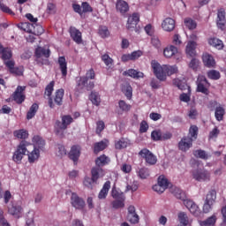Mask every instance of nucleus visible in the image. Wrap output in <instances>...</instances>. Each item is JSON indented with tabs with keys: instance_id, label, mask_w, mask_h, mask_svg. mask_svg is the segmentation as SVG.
Here are the masks:
<instances>
[{
	"instance_id": "f257e3e1",
	"label": "nucleus",
	"mask_w": 226,
	"mask_h": 226,
	"mask_svg": "<svg viewBox=\"0 0 226 226\" xmlns=\"http://www.w3.org/2000/svg\"><path fill=\"white\" fill-rule=\"evenodd\" d=\"M151 66L156 79L161 80V82H165V80H167V76L170 77V75L177 73V67L170 65H161L154 60L151 62Z\"/></svg>"
},
{
	"instance_id": "f03ea898",
	"label": "nucleus",
	"mask_w": 226,
	"mask_h": 226,
	"mask_svg": "<svg viewBox=\"0 0 226 226\" xmlns=\"http://www.w3.org/2000/svg\"><path fill=\"white\" fill-rule=\"evenodd\" d=\"M31 144L34 146V149L27 154L28 162L34 163L40 160V151H43V147H45V139L39 135H35L33 137Z\"/></svg>"
},
{
	"instance_id": "7ed1b4c3",
	"label": "nucleus",
	"mask_w": 226,
	"mask_h": 226,
	"mask_svg": "<svg viewBox=\"0 0 226 226\" xmlns=\"http://www.w3.org/2000/svg\"><path fill=\"white\" fill-rule=\"evenodd\" d=\"M29 146H32L31 142L26 140H21L19 144L17 147V149L13 153L12 160L15 162V163L20 164L22 163V160L24 159V156H26V153L29 154V150H27V147Z\"/></svg>"
},
{
	"instance_id": "20e7f679",
	"label": "nucleus",
	"mask_w": 226,
	"mask_h": 226,
	"mask_svg": "<svg viewBox=\"0 0 226 226\" xmlns=\"http://www.w3.org/2000/svg\"><path fill=\"white\" fill-rule=\"evenodd\" d=\"M170 192L174 195V197H176L179 200H182L185 207H187L188 209H190L195 204L193 200H188L186 198V192L179 189V187H171Z\"/></svg>"
},
{
	"instance_id": "39448f33",
	"label": "nucleus",
	"mask_w": 226,
	"mask_h": 226,
	"mask_svg": "<svg viewBox=\"0 0 226 226\" xmlns=\"http://www.w3.org/2000/svg\"><path fill=\"white\" fill-rule=\"evenodd\" d=\"M61 119L62 122L56 120L55 124V128L57 135L60 132H64V130H66L68 126H70V124L73 123V117H72V116L70 115H64L62 116Z\"/></svg>"
},
{
	"instance_id": "423d86ee",
	"label": "nucleus",
	"mask_w": 226,
	"mask_h": 226,
	"mask_svg": "<svg viewBox=\"0 0 226 226\" xmlns=\"http://www.w3.org/2000/svg\"><path fill=\"white\" fill-rule=\"evenodd\" d=\"M216 202V191L211 190L207 194L203 205V213H210L213 210V206Z\"/></svg>"
},
{
	"instance_id": "0eeeda50",
	"label": "nucleus",
	"mask_w": 226,
	"mask_h": 226,
	"mask_svg": "<svg viewBox=\"0 0 226 226\" xmlns=\"http://www.w3.org/2000/svg\"><path fill=\"white\" fill-rule=\"evenodd\" d=\"M64 97V89L60 88L57 89L55 93V95L52 97H49V106L50 109H54L56 105H58V107H61L63 105V98Z\"/></svg>"
},
{
	"instance_id": "6e6552de",
	"label": "nucleus",
	"mask_w": 226,
	"mask_h": 226,
	"mask_svg": "<svg viewBox=\"0 0 226 226\" xmlns=\"http://www.w3.org/2000/svg\"><path fill=\"white\" fill-rule=\"evenodd\" d=\"M211 84L207 81L205 76H199L197 79V93H202V94H206L207 96L209 94V87Z\"/></svg>"
},
{
	"instance_id": "1a4fd4ad",
	"label": "nucleus",
	"mask_w": 226,
	"mask_h": 226,
	"mask_svg": "<svg viewBox=\"0 0 226 226\" xmlns=\"http://www.w3.org/2000/svg\"><path fill=\"white\" fill-rule=\"evenodd\" d=\"M192 177L195 181L204 183L206 181H211V173L207 170H194L192 171Z\"/></svg>"
},
{
	"instance_id": "9d476101",
	"label": "nucleus",
	"mask_w": 226,
	"mask_h": 226,
	"mask_svg": "<svg viewBox=\"0 0 226 226\" xmlns=\"http://www.w3.org/2000/svg\"><path fill=\"white\" fill-rule=\"evenodd\" d=\"M71 205L74 209L84 211L86 207V201L84 200V198L79 197L76 192H72L71 195Z\"/></svg>"
},
{
	"instance_id": "9b49d317",
	"label": "nucleus",
	"mask_w": 226,
	"mask_h": 226,
	"mask_svg": "<svg viewBox=\"0 0 226 226\" xmlns=\"http://www.w3.org/2000/svg\"><path fill=\"white\" fill-rule=\"evenodd\" d=\"M139 156L142 158H145L146 162L148 163V165H156V162H158V159L149 149L143 148L139 153Z\"/></svg>"
},
{
	"instance_id": "f8f14e48",
	"label": "nucleus",
	"mask_w": 226,
	"mask_h": 226,
	"mask_svg": "<svg viewBox=\"0 0 226 226\" xmlns=\"http://www.w3.org/2000/svg\"><path fill=\"white\" fill-rule=\"evenodd\" d=\"M24 91H26V87L19 86L12 94V100L18 103V105H21V103L26 102V94H24Z\"/></svg>"
},
{
	"instance_id": "ddd939ff",
	"label": "nucleus",
	"mask_w": 226,
	"mask_h": 226,
	"mask_svg": "<svg viewBox=\"0 0 226 226\" xmlns=\"http://www.w3.org/2000/svg\"><path fill=\"white\" fill-rule=\"evenodd\" d=\"M140 22V16L139 13H132V15L128 17L126 27L129 31H133V29L138 32L139 28L137 25Z\"/></svg>"
},
{
	"instance_id": "4468645a",
	"label": "nucleus",
	"mask_w": 226,
	"mask_h": 226,
	"mask_svg": "<svg viewBox=\"0 0 226 226\" xmlns=\"http://www.w3.org/2000/svg\"><path fill=\"white\" fill-rule=\"evenodd\" d=\"M216 26L221 31H225L226 27V12L225 9L221 8L217 10Z\"/></svg>"
},
{
	"instance_id": "2eb2a0df",
	"label": "nucleus",
	"mask_w": 226,
	"mask_h": 226,
	"mask_svg": "<svg viewBox=\"0 0 226 226\" xmlns=\"http://www.w3.org/2000/svg\"><path fill=\"white\" fill-rule=\"evenodd\" d=\"M192 146H193V139L190 138V136L183 137L178 142V149L184 153H186Z\"/></svg>"
},
{
	"instance_id": "dca6fc26",
	"label": "nucleus",
	"mask_w": 226,
	"mask_h": 226,
	"mask_svg": "<svg viewBox=\"0 0 226 226\" xmlns=\"http://www.w3.org/2000/svg\"><path fill=\"white\" fill-rule=\"evenodd\" d=\"M162 28L167 33H172L176 29V20L172 18H166L162 22Z\"/></svg>"
},
{
	"instance_id": "f3484780",
	"label": "nucleus",
	"mask_w": 226,
	"mask_h": 226,
	"mask_svg": "<svg viewBox=\"0 0 226 226\" xmlns=\"http://www.w3.org/2000/svg\"><path fill=\"white\" fill-rule=\"evenodd\" d=\"M127 220L133 225H137L140 220L139 215H137V212H135V207L132 205L129 206L128 207Z\"/></svg>"
},
{
	"instance_id": "a211bd4d",
	"label": "nucleus",
	"mask_w": 226,
	"mask_h": 226,
	"mask_svg": "<svg viewBox=\"0 0 226 226\" xmlns=\"http://www.w3.org/2000/svg\"><path fill=\"white\" fill-rule=\"evenodd\" d=\"M69 33L71 34V38L75 41V43H78V45H80L82 43V33L79 32V29H77L74 26H71L69 29Z\"/></svg>"
},
{
	"instance_id": "6ab92c4d",
	"label": "nucleus",
	"mask_w": 226,
	"mask_h": 226,
	"mask_svg": "<svg viewBox=\"0 0 226 226\" xmlns=\"http://www.w3.org/2000/svg\"><path fill=\"white\" fill-rule=\"evenodd\" d=\"M57 64L62 73V77H66L68 75V62H66V57L59 56L57 59Z\"/></svg>"
},
{
	"instance_id": "aec40b11",
	"label": "nucleus",
	"mask_w": 226,
	"mask_h": 226,
	"mask_svg": "<svg viewBox=\"0 0 226 226\" xmlns=\"http://www.w3.org/2000/svg\"><path fill=\"white\" fill-rule=\"evenodd\" d=\"M117 11L121 13V15H124L130 11V5L124 0H117L116 4Z\"/></svg>"
},
{
	"instance_id": "412c9836",
	"label": "nucleus",
	"mask_w": 226,
	"mask_h": 226,
	"mask_svg": "<svg viewBox=\"0 0 226 226\" xmlns=\"http://www.w3.org/2000/svg\"><path fill=\"white\" fill-rule=\"evenodd\" d=\"M69 158L70 160H72L74 163H77V162H79V158H80V147L72 146L69 152Z\"/></svg>"
},
{
	"instance_id": "4be33fe9",
	"label": "nucleus",
	"mask_w": 226,
	"mask_h": 226,
	"mask_svg": "<svg viewBox=\"0 0 226 226\" xmlns=\"http://www.w3.org/2000/svg\"><path fill=\"white\" fill-rule=\"evenodd\" d=\"M9 213L14 216V218H20L22 216V207L20 205L12 204L9 207Z\"/></svg>"
},
{
	"instance_id": "5701e85b",
	"label": "nucleus",
	"mask_w": 226,
	"mask_h": 226,
	"mask_svg": "<svg viewBox=\"0 0 226 226\" xmlns=\"http://www.w3.org/2000/svg\"><path fill=\"white\" fill-rule=\"evenodd\" d=\"M202 60L203 64H205V66H207V68H215L216 64V62L215 61L213 56L207 53L203 54Z\"/></svg>"
},
{
	"instance_id": "b1692460",
	"label": "nucleus",
	"mask_w": 226,
	"mask_h": 226,
	"mask_svg": "<svg viewBox=\"0 0 226 226\" xmlns=\"http://www.w3.org/2000/svg\"><path fill=\"white\" fill-rule=\"evenodd\" d=\"M30 27H33V29H28L27 33L34 34V36H41V34L44 33L43 26L36 23L30 24Z\"/></svg>"
},
{
	"instance_id": "393cba45",
	"label": "nucleus",
	"mask_w": 226,
	"mask_h": 226,
	"mask_svg": "<svg viewBox=\"0 0 226 226\" xmlns=\"http://www.w3.org/2000/svg\"><path fill=\"white\" fill-rule=\"evenodd\" d=\"M123 75H124V77H132V79H142L144 77L143 72H138L135 69H129L124 71Z\"/></svg>"
},
{
	"instance_id": "a878e982",
	"label": "nucleus",
	"mask_w": 226,
	"mask_h": 226,
	"mask_svg": "<svg viewBox=\"0 0 226 226\" xmlns=\"http://www.w3.org/2000/svg\"><path fill=\"white\" fill-rule=\"evenodd\" d=\"M110 163V158L105 154H102L95 160V165L96 167H105V165H109Z\"/></svg>"
},
{
	"instance_id": "bb28decb",
	"label": "nucleus",
	"mask_w": 226,
	"mask_h": 226,
	"mask_svg": "<svg viewBox=\"0 0 226 226\" xmlns=\"http://www.w3.org/2000/svg\"><path fill=\"white\" fill-rule=\"evenodd\" d=\"M176 54H177V48H176L174 45L168 46L163 49V56L168 59L173 56H176Z\"/></svg>"
},
{
	"instance_id": "cd10ccee",
	"label": "nucleus",
	"mask_w": 226,
	"mask_h": 226,
	"mask_svg": "<svg viewBox=\"0 0 226 226\" xmlns=\"http://www.w3.org/2000/svg\"><path fill=\"white\" fill-rule=\"evenodd\" d=\"M197 47V43L193 41H191L187 43L185 52L187 56H190V57H195L196 51L195 49Z\"/></svg>"
},
{
	"instance_id": "c85d7f7f",
	"label": "nucleus",
	"mask_w": 226,
	"mask_h": 226,
	"mask_svg": "<svg viewBox=\"0 0 226 226\" xmlns=\"http://www.w3.org/2000/svg\"><path fill=\"white\" fill-rule=\"evenodd\" d=\"M109 144V141L105 139L104 141L102 140L100 142H97L94 145V153L95 154H98L101 151H103L104 149H107V146Z\"/></svg>"
},
{
	"instance_id": "c756f323",
	"label": "nucleus",
	"mask_w": 226,
	"mask_h": 226,
	"mask_svg": "<svg viewBox=\"0 0 226 226\" xmlns=\"http://www.w3.org/2000/svg\"><path fill=\"white\" fill-rule=\"evenodd\" d=\"M41 56L47 58L50 57V49H45V48L37 47L35 49V57L40 58Z\"/></svg>"
},
{
	"instance_id": "7c9ffc66",
	"label": "nucleus",
	"mask_w": 226,
	"mask_h": 226,
	"mask_svg": "<svg viewBox=\"0 0 226 226\" xmlns=\"http://www.w3.org/2000/svg\"><path fill=\"white\" fill-rule=\"evenodd\" d=\"M109 190H110V181H106L102 186V189L98 194V199H107V195H109Z\"/></svg>"
},
{
	"instance_id": "2f4dec72",
	"label": "nucleus",
	"mask_w": 226,
	"mask_h": 226,
	"mask_svg": "<svg viewBox=\"0 0 226 226\" xmlns=\"http://www.w3.org/2000/svg\"><path fill=\"white\" fill-rule=\"evenodd\" d=\"M91 174H92V178L93 181H98V179H100V176H104L103 174V169L100 168V167H94L91 170Z\"/></svg>"
},
{
	"instance_id": "473e14b6",
	"label": "nucleus",
	"mask_w": 226,
	"mask_h": 226,
	"mask_svg": "<svg viewBox=\"0 0 226 226\" xmlns=\"http://www.w3.org/2000/svg\"><path fill=\"white\" fill-rule=\"evenodd\" d=\"M14 137L16 139H20L21 140H26L29 137V132L25 129H20L13 132Z\"/></svg>"
},
{
	"instance_id": "72a5a7b5",
	"label": "nucleus",
	"mask_w": 226,
	"mask_h": 226,
	"mask_svg": "<svg viewBox=\"0 0 226 226\" xmlns=\"http://www.w3.org/2000/svg\"><path fill=\"white\" fill-rule=\"evenodd\" d=\"M209 45H212V47H215L218 50H222L223 49V41L218 38H211L208 40Z\"/></svg>"
},
{
	"instance_id": "f704fd0d",
	"label": "nucleus",
	"mask_w": 226,
	"mask_h": 226,
	"mask_svg": "<svg viewBox=\"0 0 226 226\" xmlns=\"http://www.w3.org/2000/svg\"><path fill=\"white\" fill-rule=\"evenodd\" d=\"M215 116L216 121H223V117L225 116V109H223L222 106L216 107Z\"/></svg>"
},
{
	"instance_id": "c9c22d12",
	"label": "nucleus",
	"mask_w": 226,
	"mask_h": 226,
	"mask_svg": "<svg viewBox=\"0 0 226 226\" xmlns=\"http://www.w3.org/2000/svg\"><path fill=\"white\" fill-rule=\"evenodd\" d=\"M189 138L192 139V141L197 140L199 137V127L197 125H191L189 128Z\"/></svg>"
},
{
	"instance_id": "e433bc0d",
	"label": "nucleus",
	"mask_w": 226,
	"mask_h": 226,
	"mask_svg": "<svg viewBox=\"0 0 226 226\" xmlns=\"http://www.w3.org/2000/svg\"><path fill=\"white\" fill-rule=\"evenodd\" d=\"M38 109H39L38 103H34L30 107L28 112L26 113V119H33V117L36 116V112H38Z\"/></svg>"
},
{
	"instance_id": "4c0bfd02",
	"label": "nucleus",
	"mask_w": 226,
	"mask_h": 226,
	"mask_svg": "<svg viewBox=\"0 0 226 226\" xmlns=\"http://www.w3.org/2000/svg\"><path fill=\"white\" fill-rule=\"evenodd\" d=\"M195 158H200V160H208L209 154L205 150L198 149L193 152Z\"/></svg>"
},
{
	"instance_id": "58836bf2",
	"label": "nucleus",
	"mask_w": 226,
	"mask_h": 226,
	"mask_svg": "<svg viewBox=\"0 0 226 226\" xmlns=\"http://www.w3.org/2000/svg\"><path fill=\"white\" fill-rule=\"evenodd\" d=\"M98 34L101 36V38H109V36H110L109 27L105 26H100L98 29Z\"/></svg>"
},
{
	"instance_id": "ea45409f",
	"label": "nucleus",
	"mask_w": 226,
	"mask_h": 226,
	"mask_svg": "<svg viewBox=\"0 0 226 226\" xmlns=\"http://www.w3.org/2000/svg\"><path fill=\"white\" fill-rule=\"evenodd\" d=\"M1 55L4 61H9L13 56V54L11 53V49L10 48H4Z\"/></svg>"
},
{
	"instance_id": "a19ab883",
	"label": "nucleus",
	"mask_w": 226,
	"mask_h": 226,
	"mask_svg": "<svg viewBox=\"0 0 226 226\" xmlns=\"http://www.w3.org/2000/svg\"><path fill=\"white\" fill-rule=\"evenodd\" d=\"M111 196L113 199H115V200H126V196H124V193L120 192L116 189H112Z\"/></svg>"
},
{
	"instance_id": "79ce46f5",
	"label": "nucleus",
	"mask_w": 226,
	"mask_h": 226,
	"mask_svg": "<svg viewBox=\"0 0 226 226\" xmlns=\"http://www.w3.org/2000/svg\"><path fill=\"white\" fill-rule=\"evenodd\" d=\"M216 223V215H213L208 217L207 220L200 222L201 226H215Z\"/></svg>"
},
{
	"instance_id": "37998d69",
	"label": "nucleus",
	"mask_w": 226,
	"mask_h": 226,
	"mask_svg": "<svg viewBox=\"0 0 226 226\" xmlns=\"http://www.w3.org/2000/svg\"><path fill=\"white\" fill-rule=\"evenodd\" d=\"M185 26L190 30H193L197 28V22L191 18H185L184 20Z\"/></svg>"
},
{
	"instance_id": "c03bdc74",
	"label": "nucleus",
	"mask_w": 226,
	"mask_h": 226,
	"mask_svg": "<svg viewBox=\"0 0 226 226\" xmlns=\"http://www.w3.org/2000/svg\"><path fill=\"white\" fill-rule=\"evenodd\" d=\"M90 102H92L93 105H96V107H98V105H100L101 103V99H100V94H98V93L96 92H92L90 96Z\"/></svg>"
},
{
	"instance_id": "a18cd8bd",
	"label": "nucleus",
	"mask_w": 226,
	"mask_h": 226,
	"mask_svg": "<svg viewBox=\"0 0 226 226\" xmlns=\"http://www.w3.org/2000/svg\"><path fill=\"white\" fill-rule=\"evenodd\" d=\"M207 77L211 80H219V79L222 77V75L220 74V72H218L216 70H211V71L207 72Z\"/></svg>"
},
{
	"instance_id": "49530a36",
	"label": "nucleus",
	"mask_w": 226,
	"mask_h": 226,
	"mask_svg": "<svg viewBox=\"0 0 226 226\" xmlns=\"http://www.w3.org/2000/svg\"><path fill=\"white\" fill-rule=\"evenodd\" d=\"M122 91L125 94L127 100H132V96L133 95V88H132V86L127 85L124 87Z\"/></svg>"
},
{
	"instance_id": "de8ad7c7",
	"label": "nucleus",
	"mask_w": 226,
	"mask_h": 226,
	"mask_svg": "<svg viewBox=\"0 0 226 226\" xmlns=\"http://www.w3.org/2000/svg\"><path fill=\"white\" fill-rule=\"evenodd\" d=\"M129 144L130 143L128 142V140L121 139L120 140L115 143V147L116 149H124L128 147Z\"/></svg>"
},
{
	"instance_id": "09e8293b",
	"label": "nucleus",
	"mask_w": 226,
	"mask_h": 226,
	"mask_svg": "<svg viewBox=\"0 0 226 226\" xmlns=\"http://www.w3.org/2000/svg\"><path fill=\"white\" fill-rule=\"evenodd\" d=\"M126 200H115L112 201L111 206L114 209H121L124 207V201Z\"/></svg>"
},
{
	"instance_id": "8fccbe9b",
	"label": "nucleus",
	"mask_w": 226,
	"mask_h": 226,
	"mask_svg": "<svg viewBox=\"0 0 226 226\" xmlns=\"http://www.w3.org/2000/svg\"><path fill=\"white\" fill-rule=\"evenodd\" d=\"M138 176L140 179H147V177H149V170L147 168L139 169Z\"/></svg>"
},
{
	"instance_id": "3c124183",
	"label": "nucleus",
	"mask_w": 226,
	"mask_h": 226,
	"mask_svg": "<svg viewBox=\"0 0 226 226\" xmlns=\"http://www.w3.org/2000/svg\"><path fill=\"white\" fill-rule=\"evenodd\" d=\"M102 61L104 63L106 66H110V64H114V59L109 56V54H104L101 56Z\"/></svg>"
},
{
	"instance_id": "603ef678",
	"label": "nucleus",
	"mask_w": 226,
	"mask_h": 226,
	"mask_svg": "<svg viewBox=\"0 0 226 226\" xmlns=\"http://www.w3.org/2000/svg\"><path fill=\"white\" fill-rule=\"evenodd\" d=\"M118 107L123 112H128L132 109V106L123 100L118 102Z\"/></svg>"
},
{
	"instance_id": "864d4df0",
	"label": "nucleus",
	"mask_w": 226,
	"mask_h": 226,
	"mask_svg": "<svg viewBox=\"0 0 226 226\" xmlns=\"http://www.w3.org/2000/svg\"><path fill=\"white\" fill-rule=\"evenodd\" d=\"M0 10L4 13H8V15H11V16L15 15V12H13V11H11V9H10V7H8L6 4H3V2H1V1H0Z\"/></svg>"
},
{
	"instance_id": "5fc2aeb1",
	"label": "nucleus",
	"mask_w": 226,
	"mask_h": 226,
	"mask_svg": "<svg viewBox=\"0 0 226 226\" xmlns=\"http://www.w3.org/2000/svg\"><path fill=\"white\" fill-rule=\"evenodd\" d=\"M81 9L84 13H93V7L87 2H82Z\"/></svg>"
},
{
	"instance_id": "6e6d98bb",
	"label": "nucleus",
	"mask_w": 226,
	"mask_h": 226,
	"mask_svg": "<svg viewBox=\"0 0 226 226\" xmlns=\"http://www.w3.org/2000/svg\"><path fill=\"white\" fill-rule=\"evenodd\" d=\"M87 85V78L80 77L77 81V88L78 89H84Z\"/></svg>"
},
{
	"instance_id": "4d7b16f0",
	"label": "nucleus",
	"mask_w": 226,
	"mask_h": 226,
	"mask_svg": "<svg viewBox=\"0 0 226 226\" xmlns=\"http://www.w3.org/2000/svg\"><path fill=\"white\" fill-rule=\"evenodd\" d=\"M158 185L163 186L167 190V188H169V180L165 177V176L161 175L158 177Z\"/></svg>"
},
{
	"instance_id": "13d9d810",
	"label": "nucleus",
	"mask_w": 226,
	"mask_h": 226,
	"mask_svg": "<svg viewBox=\"0 0 226 226\" xmlns=\"http://www.w3.org/2000/svg\"><path fill=\"white\" fill-rule=\"evenodd\" d=\"M105 130V122L100 120L96 123V130L95 132L97 135H101L102 132Z\"/></svg>"
},
{
	"instance_id": "bf43d9fd",
	"label": "nucleus",
	"mask_w": 226,
	"mask_h": 226,
	"mask_svg": "<svg viewBox=\"0 0 226 226\" xmlns=\"http://www.w3.org/2000/svg\"><path fill=\"white\" fill-rule=\"evenodd\" d=\"M56 83L54 81H51L45 88V94L46 96H49L50 98V96H52V93L54 92V85Z\"/></svg>"
},
{
	"instance_id": "052dcab7",
	"label": "nucleus",
	"mask_w": 226,
	"mask_h": 226,
	"mask_svg": "<svg viewBox=\"0 0 226 226\" xmlns=\"http://www.w3.org/2000/svg\"><path fill=\"white\" fill-rule=\"evenodd\" d=\"M151 139L152 140L158 141L162 140V131L155 130L151 132Z\"/></svg>"
},
{
	"instance_id": "680f3d73",
	"label": "nucleus",
	"mask_w": 226,
	"mask_h": 226,
	"mask_svg": "<svg viewBox=\"0 0 226 226\" xmlns=\"http://www.w3.org/2000/svg\"><path fill=\"white\" fill-rule=\"evenodd\" d=\"M10 73L21 77V75H24V67H14L11 71H10Z\"/></svg>"
},
{
	"instance_id": "e2e57ef3",
	"label": "nucleus",
	"mask_w": 226,
	"mask_h": 226,
	"mask_svg": "<svg viewBox=\"0 0 226 226\" xmlns=\"http://www.w3.org/2000/svg\"><path fill=\"white\" fill-rule=\"evenodd\" d=\"M190 213L193 215V216H200V209L199 208V206L197 204H193L189 209Z\"/></svg>"
},
{
	"instance_id": "0e129e2a",
	"label": "nucleus",
	"mask_w": 226,
	"mask_h": 226,
	"mask_svg": "<svg viewBox=\"0 0 226 226\" xmlns=\"http://www.w3.org/2000/svg\"><path fill=\"white\" fill-rule=\"evenodd\" d=\"M149 130V124L146 120L141 121L139 124V133H146Z\"/></svg>"
},
{
	"instance_id": "69168bd1",
	"label": "nucleus",
	"mask_w": 226,
	"mask_h": 226,
	"mask_svg": "<svg viewBox=\"0 0 226 226\" xmlns=\"http://www.w3.org/2000/svg\"><path fill=\"white\" fill-rule=\"evenodd\" d=\"M93 183H96V181L93 180V178L89 177H86L83 182L85 186H87V188H90L91 190H93Z\"/></svg>"
},
{
	"instance_id": "338daca9",
	"label": "nucleus",
	"mask_w": 226,
	"mask_h": 226,
	"mask_svg": "<svg viewBox=\"0 0 226 226\" xmlns=\"http://www.w3.org/2000/svg\"><path fill=\"white\" fill-rule=\"evenodd\" d=\"M0 226H10V223L4 219V212L0 209Z\"/></svg>"
},
{
	"instance_id": "774afa93",
	"label": "nucleus",
	"mask_w": 226,
	"mask_h": 226,
	"mask_svg": "<svg viewBox=\"0 0 226 226\" xmlns=\"http://www.w3.org/2000/svg\"><path fill=\"white\" fill-rule=\"evenodd\" d=\"M220 135V130L218 127H215L208 135V139H216Z\"/></svg>"
}]
</instances>
